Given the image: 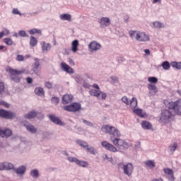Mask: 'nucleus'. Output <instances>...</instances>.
Here are the masks:
<instances>
[{
    "instance_id": "17",
    "label": "nucleus",
    "mask_w": 181,
    "mask_h": 181,
    "mask_svg": "<svg viewBox=\"0 0 181 181\" xmlns=\"http://www.w3.org/2000/svg\"><path fill=\"white\" fill-rule=\"evenodd\" d=\"M49 119L54 122V124H56V125H61L63 126L64 125V123L58 117H56L55 115H49Z\"/></svg>"
},
{
    "instance_id": "39",
    "label": "nucleus",
    "mask_w": 181,
    "mask_h": 181,
    "mask_svg": "<svg viewBox=\"0 0 181 181\" xmlns=\"http://www.w3.org/2000/svg\"><path fill=\"white\" fill-rule=\"evenodd\" d=\"M172 67H174L175 69H177L178 70H181V62H172L171 63Z\"/></svg>"
},
{
    "instance_id": "57",
    "label": "nucleus",
    "mask_w": 181,
    "mask_h": 181,
    "mask_svg": "<svg viewBox=\"0 0 181 181\" xmlns=\"http://www.w3.org/2000/svg\"><path fill=\"white\" fill-rule=\"evenodd\" d=\"M26 81H27V83H28V84H32L33 80L32 79V78L28 77V78H26Z\"/></svg>"
},
{
    "instance_id": "12",
    "label": "nucleus",
    "mask_w": 181,
    "mask_h": 181,
    "mask_svg": "<svg viewBox=\"0 0 181 181\" xmlns=\"http://www.w3.org/2000/svg\"><path fill=\"white\" fill-rule=\"evenodd\" d=\"M13 132L9 128H4L2 129L0 127V136L1 138H10V136H12Z\"/></svg>"
},
{
    "instance_id": "54",
    "label": "nucleus",
    "mask_w": 181,
    "mask_h": 181,
    "mask_svg": "<svg viewBox=\"0 0 181 181\" xmlns=\"http://www.w3.org/2000/svg\"><path fill=\"white\" fill-rule=\"evenodd\" d=\"M13 15H20V16H22V13H21V11L18 10V8H13Z\"/></svg>"
},
{
    "instance_id": "3",
    "label": "nucleus",
    "mask_w": 181,
    "mask_h": 181,
    "mask_svg": "<svg viewBox=\"0 0 181 181\" xmlns=\"http://www.w3.org/2000/svg\"><path fill=\"white\" fill-rule=\"evenodd\" d=\"M117 168L122 169L123 173L126 175V176H128V177H131L132 173H134V165L131 163H117Z\"/></svg>"
},
{
    "instance_id": "55",
    "label": "nucleus",
    "mask_w": 181,
    "mask_h": 181,
    "mask_svg": "<svg viewBox=\"0 0 181 181\" xmlns=\"http://www.w3.org/2000/svg\"><path fill=\"white\" fill-rule=\"evenodd\" d=\"M1 33L3 34V36H8L11 32L8 29H4L3 31H1Z\"/></svg>"
},
{
    "instance_id": "36",
    "label": "nucleus",
    "mask_w": 181,
    "mask_h": 181,
    "mask_svg": "<svg viewBox=\"0 0 181 181\" xmlns=\"http://www.w3.org/2000/svg\"><path fill=\"white\" fill-rule=\"evenodd\" d=\"M161 66H163V70H169V69H170V64H169V62L168 61L163 62Z\"/></svg>"
},
{
    "instance_id": "41",
    "label": "nucleus",
    "mask_w": 181,
    "mask_h": 181,
    "mask_svg": "<svg viewBox=\"0 0 181 181\" xmlns=\"http://www.w3.org/2000/svg\"><path fill=\"white\" fill-rule=\"evenodd\" d=\"M67 160H69V162L76 163V165L78 162V159L76 157H68Z\"/></svg>"
},
{
    "instance_id": "64",
    "label": "nucleus",
    "mask_w": 181,
    "mask_h": 181,
    "mask_svg": "<svg viewBox=\"0 0 181 181\" xmlns=\"http://www.w3.org/2000/svg\"><path fill=\"white\" fill-rule=\"evenodd\" d=\"M4 45H0V50H4Z\"/></svg>"
},
{
    "instance_id": "53",
    "label": "nucleus",
    "mask_w": 181,
    "mask_h": 181,
    "mask_svg": "<svg viewBox=\"0 0 181 181\" xmlns=\"http://www.w3.org/2000/svg\"><path fill=\"white\" fill-rule=\"evenodd\" d=\"M0 105H3L5 108H9V104L4 100H0Z\"/></svg>"
},
{
    "instance_id": "11",
    "label": "nucleus",
    "mask_w": 181,
    "mask_h": 181,
    "mask_svg": "<svg viewBox=\"0 0 181 181\" xmlns=\"http://www.w3.org/2000/svg\"><path fill=\"white\" fill-rule=\"evenodd\" d=\"M101 145L103 148H105V149H107V151H109L110 152L115 153L118 151V149L117 148V147L108 143L107 141H102Z\"/></svg>"
},
{
    "instance_id": "49",
    "label": "nucleus",
    "mask_w": 181,
    "mask_h": 181,
    "mask_svg": "<svg viewBox=\"0 0 181 181\" xmlns=\"http://www.w3.org/2000/svg\"><path fill=\"white\" fill-rule=\"evenodd\" d=\"M51 101H52V104H56V105H57L59 100V98H57V97H53V98H52Z\"/></svg>"
},
{
    "instance_id": "16",
    "label": "nucleus",
    "mask_w": 181,
    "mask_h": 181,
    "mask_svg": "<svg viewBox=\"0 0 181 181\" xmlns=\"http://www.w3.org/2000/svg\"><path fill=\"white\" fill-rule=\"evenodd\" d=\"M13 170L16 175H18V176H23L26 173V166L25 165H21L18 168H13Z\"/></svg>"
},
{
    "instance_id": "21",
    "label": "nucleus",
    "mask_w": 181,
    "mask_h": 181,
    "mask_svg": "<svg viewBox=\"0 0 181 181\" xmlns=\"http://www.w3.org/2000/svg\"><path fill=\"white\" fill-rule=\"evenodd\" d=\"M73 101V95L66 94L62 97V104H70Z\"/></svg>"
},
{
    "instance_id": "34",
    "label": "nucleus",
    "mask_w": 181,
    "mask_h": 181,
    "mask_svg": "<svg viewBox=\"0 0 181 181\" xmlns=\"http://www.w3.org/2000/svg\"><path fill=\"white\" fill-rule=\"evenodd\" d=\"M169 149L171 153H173L176 149H177V143H173L169 146Z\"/></svg>"
},
{
    "instance_id": "10",
    "label": "nucleus",
    "mask_w": 181,
    "mask_h": 181,
    "mask_svg": "<svg viewBox=\"0 0 181 181\" xmlns=\"http://www.w3.org/2000/svg\"><path fill=\"white\" fill-rule=\"evenodd\" d=\"M136 40L137 42H149V35L145 32L139 31L136 34Z\"/></svg>"
},
{
    "instance_id": "48",
    "label": "nucleus",
    "mask_w": 181,
    "mask_h": 181,
    "mask_svg": "<svg viewBox=\"0 0 181 181\" xmlns=\"http://www.w3.org/2000/svg\"><path fill=\"white\" fill-rule=\"evenodd\" d=\"M16 60H17V62H23L25 60V57H23V55L18 54L17 55Z\"/></svg>"
},
{
    "instance_id": "47",
    "label": "nucleus",
    "mask_w": 181,
    "mask_h": 181,
    "mask_svg": "<svg viewBox=\"0 0 181 181\" xmlns=\"http://www.w3.org/2000/svg\"><path fill=\"white\" fill-rule=\"evenodd\" d=\"M18 35H19V36H21V37H26L28 36V35H26V31H25V30H20V31L18 32Z\"/></svg>"
},
{
    "instance_id": "31",
    "label": "nucleus",
    "mask_w": 181,
    "mask_h": 181,
    "mask_svg": "<svg viewBox=\"0 0 181 181\" xmlns=\"http://www.w3.org/2000/svg\"><path fill=\"white\" fill-rule=\"evenodd\" d=\"M36 45H37V40L35 37L31 36L30 39V45L32 46V47H35Z\"/></svg>"
},
{
    "instance_id": "43",
    "label": "nucleus",
    "mask_w": 181,
    "mask_h": 181,
    "mask_svg": "<svg viewBox=\"0 0 181 181\" xmlns=\"http://www.w3.org/2000/svg\"><path fill=\"white\" fill-rule=\"evenodd\" d=\"M35 62L34 63V70H37V69H39V66H40V63L39 62V59L37 58H36Z\"/></svg>"
},
{
    "instance_id": "33",
    "label": "nucleus",
    "mask_w": 181,
    "mask_h": 181,
    "mask_svg": "<svg viewBox=\"0 0 181 181\" xmlns=\"http://www.w3.org/2000/svg\"><path fill=\"white\" fill-rule=\"evenodd\" d=\"M133 112H134V114H136L139 117H141V118H143V117H144V112H142V110H141V109H133Z\"/></svg>"
},
{
    "instance_id": "26",
    "label": "nucleus",
    "mask_w": 181,
    "mask_h": 181,
    "mask_svg": "<svg viewBox=\"0 0 181 181\" xmlns=\"http://www.w3.org/2000/svg\"><path fill=\"white\" fill-rule=\"evenodd\" d=\"M61 21H68V22H71V15L64 13L59 16Z\"/></svg>"
},
{
    "instance_id": "51",
    "label": "nucleus",
    "mask_w": 181,
    "mask_h": 181,
    "mask_svg": "<svg viewBox=\"0 0 181 181\" xmlns=\"http://www.w3.org/2000/svg\"><path fill=\"white\" fill-rule=\"evenodd\" d=\"M5 91V84H4V82L0 81V94L1 93H4Z\"/></svg>"
},
{
    "instance_id": "6",
    "label": "nucleus",
    "mask_w": 181,
    "mask_h": 181,
    "mask_svg": "<svg viewBox=\"0 0 181 181\" xmlns=\"http://www.w3.org/2000/svg\"><path fill=\"white\" fill-rule=\"evenodd\" d=\"M62 110L67 111L68 112H77V111L81 110V104L78 103H73L71 105L63 106Z\"/></svg>"
},
{
    "instance_id": "5",
    "label": "nucleus",
    "mask_w": 181,
    "mask_h": 181,
    "mask_svg": "<svg viewBox=\"0 0 181 181\" xmlns=\"http://www.w3.org/2000/svg\"><path fill=\"white\" fill-rule=\"evenodd\" d=\"M7 71L10 74V78L12 81L15 83H19L21 81V74L25 73V71H18L12 68H8L6 69Z\"/></svg>"
},
{
    "instance_id": "30",
    "label": "nucleus",
    "mask_w": 181,
    "mask_h": 181,
    "mask_svg": "<svg viewBox=\"0 0 181 181\" xmlns=\"http://www.w3.org/2000/svg\"><path fill=\"white\" fill-rule=\"evenodd\" d=\"M76 144L82 146V148H84V149L88 146V144L83 140H76Z\"/></svg>"
},
{
    "instance_id": "50",
    "label": "nucleus",
    "mask_w": 181,
    "mask_h": 181,
    "mask_svg": "<svg viewBox=\"0 0 181 181\" xmlns=\"http://www.w3.org/2000/svg\"><path fill=\"white\" fill-rule=\"evenodd\" d=\"M82 122H83V124H85V125H87L88 127H93V123L91 122L82 119Z\"/></svg>"
},
{
    "instance_id": "59",
    "label": "nucleus",
    "mask_w": 181,
    "mask_h": 181,
    "mask_svg": "<svg viewBox=\"0 0 181 181\" xmlns=\"http://www.w3.org/2000/svg\"><path fill=\"white\" fill-rule=\"evenodd\" d=\"M92 87H93V88H95L96 90H100V86H99L98 85H97L96 83H94V84L92 86Z\"/></svg>"
},
{
    "instance_id": "61",
    "label": "nucleus",
    "mask_w": 181,
    "mask_h": 181,
    "mask_svg": "<svg viewBox=\"0 0 181 181\" xmlns=\"http://www.w3.org/2000/svg\"><path fill=\"white\" fill-rule=\"evenodd\" d=\"M158 2H161V0H153V4H158Z\"/></svg>"
},
{
    "instance_id": "19",
    "label": "nucleus",
    "mask_w": 181,
    "mask_h": 181,
    "mask_svg": "<svg viewBox=\"0 0 181 181\" xmlns=\"http://www.w3.org/2000/svg\"><path fill=\"white\" fill-rule=\"evenodd\" d=\"M163 172L165 175H167L169 180L170 181L175 180V177L173 176V170L170 168H164Z\"/></svg>"
},
{
    "instance_id": "20",
    "label": "nucleus",
    "mask_w": 181,
    "mask_h": 181,
    "mask_svg": "<svg viewBox=\"0 0 181 181\" xmlns=\"http://www.w3.org/2000/svg\"><path fill=\"white\" fill-rule=\"evenodd\" d=\"M24 127L26 128L28 132H30V134H36V132H37V129L35 128L33 124H30V123L24 124Z\"/></svg>"
},
{
    "instance_id": "22",
    "label": "nucleus",
    "mask_w": 181,
    "mask_h": 181,
    "mask_svg": "<svg viewBox=\"0 0 181 181\" xmlns=\"http://www.w3.org/2000/svg\"><path fill=\"white\" fill-rule=\"evenodd\" d=\"M42 50L43 53H47L52 49V45L49 43L46 44V42H41Z\"/></svg>"
},
{
    "instance_id": "63",
    "label": "nucleus",
    "mask_w": 181,
    "mask_h": 181,
    "mask_svg": "<svg viewBox=\"0 0 181 181\" xmlns=\"http://www.w3.org/2000/svg\"><path fill=\"white\" fill-rule=\"evenodd\" d=\"M107 160H108V162H112V160H114V159H112V158H108L107 159Z\"/></svg>"
},
{
    "instance_id": "58",
    "label": "nucleus",
    "mask_w": 181,
    "mask_h": 181,
    "mask_svg": "<svg viewBox=\"0 0 181 181\" xmlns=\"http://www.w3.org/2000/svg\"><path fill=\"white\" fill-rule=\"evenodd\" d=\"M68 62H69V64L71 65V66H74V61H73L72 59H71V58H69L68 59Z\"/></svg>"
},
{
    "instance_id": "32",
    "label": "nucleus",
    "mask_w": 181,
    "mask_h": 181,
    "mask_svg": "<svg viewBox=\"0 0 181 181\" xmlns=\"http://www.w3.org/2000/svg\"><path fill=\"white\" fill-rule=\"evenodd\" d=\"M139 33V31H137V30H130L129 32V35L132 39L136 40V35H138Z\"/></svg>"
},
{
    "instance_id": "52",
    "label": "nucleus",
    "mask_w": 181,
    "mask_h": 181,
    "mask_svg": "<svg viewBox=\"0 0 181 181\" xmlns=\"http://www.w3.org/2000/svg\"><path fill=\"white\" fill-rule=\"evenodd\" d=\"M45 87H46L47 88H49V89L53 88V83H52V82H50V81L46 82L45 84Z\"/></svg>"
},
{
    "instance_id": "28",
    "label": "nucleus",
    "mask_w": 181,
    "mask_h": 181,
    "mask_svg": "<svg viewBox=\"0 0 181 181\" xmlns=\"http://www.w3.org/2000/svg\"><path fill=\"white\" fill-rule=\"evenodd\" d=\"M145 165L146 166V168H148L149 169H153V168H155L156 164H155V161L152 160H148L145 161Z\"/></svg>"
},
{
    "instance_id": "46",
    "label": "nucleus",
    "mask_w": 181,
    "mask_h": 181,
    "mask_svg": "<svg viewBox=\"0 0 181 181\" xmlns=\"http://www.w3.org/2000/svg\"><path fill=\"white\" fill-rule=\"evenodd\" d=\"M153 25L154 28H157L158 29H159V28H162L163 26V24L159 23L158 21L153 23Z\"/></svg>"
},
{
    "instance_id": "29",
    "label": "nucleus",
    "mask_w": 181,
    "mask_h": 181,
    "mask_svg": "<svg viewBox=\"0 0 181 181\" xmlns=\"http://www.w3.org/2000/svg\"><path fill=\"white\" fill-rule=\"evenodd\" d=\"M30 175L34 179L39 177V170L37 169H33L30 172Z\"/></svg>"
},
{
    "instance_id": "40",
    "label": "nucleus",
    "mask_w": 181,
    "mask_h": 181,
    "mask_svg": "<svg viewBox=\"0 0 181 181\" xmlns=\"http://www.w3.org/2000/svg\"><path fill=\"white\" fill-rule=\"evenodd\" d=\"M4 42L8 46H12V45H13V41L12 40V38H4Z\"/></svg>"
},
{
    "instance_id": "37",
    "label": "nucleus",
    "mask_w": 181,
    "mask_h": 181,
    "mask_svg": "<svg viewBox=\"0 0 181 181\" xmlns=\"http://www.w3.org/2000/svg\"><path fill=\"white\" fill-rule=\"evenodd\" d=\"M85 149L87 151V152L91 153V155H95V148H94V147H91L88 145Z\"/></svg>"
},
{
    "instance_id": "42",
    "label": "nucleus",
    "mask_w": 181,
    "mask_h": 181,
    "mask_svg": "<svg viewBox=\"0 0 181 181\" xmlns=\"http://www.w3.org/2000/svg\"><path fill=\"white\" fill-rule=\"evenodd\" d=\"M30 35H35L36 33H39L40 35L42 33V30H37L36 28L32 29L29 31Z\"/></svg>"
},
{
    "instance_id": "62",
    "label": "nucleus",
    "mask_w": 181,
    "mask_h": 181,
    "mask_svg": "<svg viewBox=\"0 0 181 181\" xmlns=\"http://www.w3.org/2000/svg\"><path fill=\"white\" fill-rule=\"evenodd\" d=\"M103 159H108L110 157H108V156L107 154H105L103 156Z\"/></svg>"
},
{
    "instance_id": "24",
    "label": "nucleus",
    "mask_w": 181,
    "mask_h": 181,
    "mask_svg": "<svg viewBox=\"0 0 181 181\" xmlns=\"http://www.w3.org/2000/svg\"><path fill=\"white\" fill-rule=\"evenodd\" d=\"M141 127L143 129H152V124L148 121L141 122Z\"/></svg>"
},
{
    "instance_id": "18",
    "label": "nucleus",
    "mask_w": 181,
    "mask_h": 181,
    "mask_svg": "<svg viewBox=\"0 0 181 181\" xmlns=\"http://www.w3.org/2000/svg\"><path fill=\"white\" fill-rule=\"evenodd\" d=\"M148 88L149 90L150 95H156V93H158V88L155 84H152V83L148 84Z\"/></svg>"
},
{
    "instance_id": "60",
    "label": "nucleus",
    "mask_w": 181,
    "mask_h": 181,
    "mask_svg": "<svg viewBox=\"0 0 181 181\" xmlns=\"http://www.w3.org/2000/svg\"><path fill=\"white\" fill-rule=\"evenodd\" d=\"M146 54H151V51L149 49H144Z\"/></svg>"
},
{
    "instance_id": "27",
    "label": "nucleus",
    "mask_w": 181,
    "mask_h": 181,
    "mask_svg": "<svg viewBox=\"0 0 181 181\" xmlns=\"http://www.w3.org/2000/svg\"><path fill=\"white\" fill-rule=\"evenodd\" d=\"M71 50L74 53H76L78 50V40H74L72 42Z\"/></svg>"
},
{
    "instance_id": "13",
    "label": "nucleus",
    "mask_w": 181,
    "mask_h": 181,
    "mask_svg": "<svg viewBox=\"0 0 181 181\" xmlns=\"http://www.w3.org/2000/svg\"><path fill=\"white\" fill-rule=\"evenodd\" d=\"M90 51L93 53V52H97L101 49V44L97 42L96 41H92L88 45Z\"/></svg>"
},
{
    "instance_id": "15",
    "label": "nucleus",
    "mask_w": 181,
    "mask_h": 181,
    "mask_svg": "<svg viewBox=\"0 0 181 181\" xmlns=\"http://www.w3.org/2000/svg\"><path fill=\"white\" fill-rule=\"evenodd\" d=\"M61 69H62L64 71H66V73H69V74H74V70L73 69V68H71L70 66L64 62L61 63Z\"/></svg>"
},
{
    "instance_id": "45",
    "label": "nucleus",
    "mask_w": 181,
    "mask_h": 181,
    "mask_svg": "<svg viewBox=\"0 0 181 181\" xmlns=\"http://www.w3.org/2000/svg\"><path fill=\"white\" fill-rule=\"evenodd\" d=\"M148 81L149 83H153L154 84L158 83V78L156 77H149Z\"/></svg>"
},
{
    "instance_id": "2",
    "label": "nucleus",
    "mask_w": 181,
    "mask_h": 181,
    "mask_svg": "<svg viewBox=\"0 0 181 181\" xmlns=\"http://www.w3.org/2000/svg\"><path fill=\"white\" fill-rule=\"evenodd\" d=\"M164 104L167 108L173 110L175 114H177V115H181V99H179L175 102H170L169 100H164Z\"/></svg>"
},
{
    "instance_id": "23",
    "label": "nucleus",
    "mask_w": 181,
    "mask_h": 181,
    "mask_svg": "<svg viewBox=\"0 0 181 181\" xmlns=\"http://www.w3.org/2000/svg\"><path fill=\"white\" fill-rule=\"evenodd\" d=\"M37 116V112L33 110L24 115V118H25L26 119H33V118L36 117Z\"/></svg>"
},
{
    "instance_id": "56",
    "label": "nucleus",
    "mask_w": 181,
    "mask_h": 181,
    "mask_svg": "<svg viewBox=\"0 0 181 181\" xmlns=\"http://www.w3.org/2000/svg\"><path fill=\"white\" fill-rule=\"evenodd\" d=\"M111 80L113 81V83H118V78L117 76H111Z\"/></svg>"
},
{
    "instance_id": "14",
    "label": "nucleus",
    "mask_w": 181,
    "mask_h": 181,
    "mask_svg": "<svg viewBox=\"0 0 181 181\" xmlns=\"http://www.w3.org/2000/svg\"><path fill=\"white\" fill-rule=\"evenodd\" d=\"M13 168V164L11 163H0V170H11Z\"/></svg>"
},
{
    "instance_id": "44",
    "label": "nucleus",
    "mask_w": 181,
    "mask_h": 181,
    "mask_svg": "<svg viewBox=\"0 0 181 181\" xmlns=\"http://www.w3.org/2000/svg\"><path fill=\"white\" fill-rule=\"evenodd\" d=\"M122 101L126 105H129V99L127 98V96H124L122 98Z\"/></svg>"
},
{
    "instance_id": "4",
    "label": "nucleus",
    "mask_w": 181,
    "mask_h": 181,
    "mask_svg": "<svg viewBox=\"0 0 181 181\" xmlns=\"http://www.w3.org/2000/svg\"><path fill=\"white\" fill-rule=\"evenodd\" d=\"M173 121V114L169 110H164L161 112V115L160 117V122L163 124H169Z\"/></svg>"
},
{
    "instance_id": "38",
    "label": "nucleus",
    "mask_w": 181,
    "mask_h": 181,
    "mask_svg": "<svg viewBox=\"0 0 181 181\" xmlns=\"http://www.w3.org/2000/svg\"><path fill=\"white\" fill-rule=\"evenodd\" d=\"M76 165H78V166H81L82 168H87V166H88V163L86 161L78 160Z\"/></svg>"
},
{
    "instance_id": "25",
    "label": "nucleus",
    "mask_w": 181,
    "mask_h": 181,
    "mask_svg": "<svg viewBox=\"0 0 181 181\" xmlns=\"http://www.w3.org/2000/svg\"><path fill=\"white\" fill-rule=\"evenodd\" d=\"M131 108H133L134 110H135V108H136V107L138 106V100L136 99V98H132L130 100H129V105Z\"/></svg>"
},
{
    "instance_id": "8",
    "label": "nucleus",
    "mask_w": 181,
    "mask_h": 181,
    "mask_svg": "<svg viewBox=\"0 0 181 181\" xmlns=\"http://www.w3.org/2000/svg\"><path fill=\"white\" fill-rule=\"evenodd\" d=\"M89 94L93 97H97V98H100L101 100H105L107 98V93L95 89L90 90Z\"/></svg>"
},
{
    "instance_id": "9",
    "label": "nucleus",
    "mask_w": 181,
    "mask_h": 181,
    "mask_svg": "<svg viewBox=\"0 0 181 181\" xmlns=\"http://www.w3.org/2000/svg\"><path fill=\"white\" fill-rule=\"evenodd\" d=\"M98 22L100 26L103 29L111 25V19L108 17H101L98 20Z\"/></svg>"
},
{
    "instance_id": "1",
    "label": "nucleus",
    "mask_w": 181,
    "mask_h": 181,
    "mask_svg": "<svg viewBox=\"0 0 181 181\" xmlns=\"http://www.w3.org/2000/svg\"><path fill=\"white\" fill-rule=\"evenodd\" d=\"M101 130L103 132H105V134H109L111 135V142L119 149L127 151V149L129 148V144H128V143L119 139L121 136V132H119V130L114 126L103 125Z\"/></svg>"
},
{
    "instance_id": "35",
    "label": "nucleus",
    "mask_w": 181,
    "mask_h": 181,
    "mask_svg": "<svg viewBox=\"0 0 181 181\" xmlns=\"http://www.w3.org/2000/svg\"><path fill=\"white\" fill-rule=\"evenodd\" d=\"M35 93L37 95H43L45 90L42 88H37L35 89Z\"/></svg>"
},
{
    "instance_id": "7",
    "label": "nucleus",
    "mask_w": 181,
    "mask_h": 181,
    "mask_svg": "<svg viewBox=\"0 0 181 181\" xmlns=\"http://www.w3.org/2000/svg\"><path fill=\"white\" fill-rule=\"evenodd\" d=\"M16 117V114L12 111L0 109V117L6 119H13Z\"/></svg>"
}]
</instances>
